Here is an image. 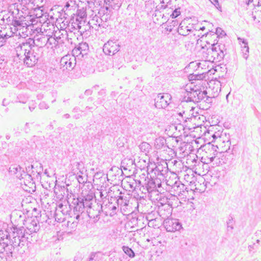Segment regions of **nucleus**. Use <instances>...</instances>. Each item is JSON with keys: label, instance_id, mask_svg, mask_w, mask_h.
Instances as JSON below:
<instances>
[{"label": "nucleus", "instance_id": "1", "mask_svg": "<svg viewBox=\"0 0 261 261\" xmlns=\"http://www.w3.org/2000/svg\"><path fill=\"white\" fill-rule=\"evenodd\" d=\"M31 42L32 39L29 38L19 43L15 48L17 57L23 58L24 63L30 67L36 65L41 56L39 48L32 46Z\"/></svg>", "mask_w": 261, "mask_h": 261}, {"label": "nucleus", "instance_id": "2", "mask_svg": "<svg viewBox=\"0 0 261 261\" xmlns=\"http://www.w3.org/2000/svg\"><path fill=\"white\" fill-rule=\"evenodd\" d=\"M226 54V48L224 44L217 42L213 43L211 47L207 48L205 53V58L211 62L221 61Z\"/></svg>", "mask_w": 261, "mask_h": 261}, {"label": "nucleus", "instance_id": "3", "mask_svg": "<svg viewBox=\"0 0 261 261\" xmlns=\"http://www.w3.org/2000/svg\"><path fill=\"white\" fill-rule=\"evenodd\" d=\"M27 238L23 232V227L19 228H14V231L11 233L9 247H7V249L10 250V254L12 255L13 249L23 246L27 242Z\"/></svg>", "mask_w": 261, "mask_h": 261}, {"label": "nucleus", "instance_id": "4", "mask_svg": "<svg viewBox=\"0 0 261 261\" xmlns=\"http://www.w3.org/2000/svg\"><path fill=\"white\" fill-rule=\"evenodd\" d=\"M64 206L62 204L59 205L60 208H62L61 211L62 213L64 215H68L70 218L73 217L77 220H79L81 215L84 212V210L87 208V207L83 204V202H82L77 198L74 199L73 205H72L73 207L72 211L71 210L70 205H68V207L67 205Z\"/></svg>", "mask_w": 261, "mask_h": 261}, {"label": "nucleus", "instance_id": "5", "mask_svg": "<svg viewBox=\"0 0 261 261\" xmlns=\"http://www.w3.org/2000/svg\"><path fill=\"white\" fill-rule=\"evenodd\" d=\"M182 95V102H198L206 97L207 92L205 90L201 91L196 87L190 88L189 91L188 87L183 91Z\"/></svg>", "mask_w": 261, "mask_h": 261}, {"label": "nucleus", "instance_id": "6", "mask_svg": "<svg viewBox=\"0 0 261 261\" xmlns=\"http://www.w3.org/2000/svg\"><path fill=\"white\" fill-rule=\"evenodd\" d=\"M130 196L129 194H122L120 192L117 199V206H120V210L124 215H128L132 212V207L129 205Z\"/></svg>", "mask_w": 261, "mask_h": 261}, {"label": "nucleus", "instance_id": "7", "mask_svg": "<svg viewBox=\"0 0 261 261\" xmlns=\"http://www.w3.org/2000/svg\"><path fill=\"white\" fill-rule=\"evenodd\" d=\"M25 229H23L25 234L30 235L39 230L40 226L36 218H28L23 222Z\"/></svg>", "mask_w": 261, "mask_h": 261}, {"label": "nucleus", "instance_id": "8", "mask_svg": "<svg viewBox=\"0 0 261 261\" xmlns=\"http://www.w3.org/2000/svg\"><path fill=\"white\" fill-rule=\"evenodd\" d=\"M76 65V58L73 55H67L60 60V68L63 71L72 70Z\"/></svg>", "mask_w": 261, "mask_h": 261}, {"label": "nucleus", "instance_id": "9", "mask_svg": "<svg viewBox=\"0 0 261 261\" xmlns=\"http://www.w3.org/2000/svg\"><path fill=\"white\" fill-rule=\"evenodd\" d=\"M202 148L203 150L205 151L206 153H207V151L210 152V154H207L205 158H202V160H204L203 163L208 164L214 162L217 154V146L209 143L203 145Z\"/></svg>", "mask_w": 261, "mask_h": 261}, {"label": "nucleus", "instance_id": "10", "mask_svg": "<svg viewBox=\"0 0 261 261\" xmlns=\"http://www.w3.org/2000/svg\"><path fill=\"white\" fill-rule=\"evenodd\" d=\"M120 50V45L117 40H109L103 46V51L107 55L113 56Z\"/></svg>", "mask_w": 261, "mask_h": 261}, {"label": "nucleus", "instance_id": "11", "mask_svg": "<svg viewBox=\"0 0 261 261\" xmlns=\"http://www.w3.org/2000/svg\"><path fill=\"white\" fill-rule=\"evenodd\" d=\"M171 96L169 93H160L155 99V106L158 109H165L170 103Z\"/></svg>", "mask_w": 261, "mask_h": 261}, {"label": "nucleus", "instance_id": "12", "mask_svg": "<svg viewBox=\"0 0 261 261\" xmlns=\"http://www.w3.org/2000/svg\"><path fill=\"white\" fill-rule=\"evenodd\" d=\"M164 226L168 232L178 231L182 228V225L178 219H167L164 221Z\"/></svg>", "mask_w": 261, "mask_h": 261}, {"label": "nucleus", "instance_id": "13", "mask_svg": "<svg viewBox=\"0 0 261 261\" xmlns=\"http://www.w3.org/2000/svg\"><path fill=\"white\" fill-rule=\"evenodd\" d=\"M172 189L174 191V194L177 195L181 198H186L188 194V188L185 185L182 184L180 181H176L173 185Z\"/></svg>", "mask_w": 261, "mask_h": 261}, {"label": "nucleus", "instance_id": "14", "mask_svg": "<svg viewBox=\"0 0 261 261\" xmlns=\"http://www.w3.org/2000/svg\"><path fill=\"white\" fill-rule=\"evenodd\" d=\"M72 35V31L68 32L67 30H60L59 32H56L54 36L56 38L58 43H64L65 40H67L69 43H72V38L69 36Z\"/></svg>", "mask_w": 261, "mask_h": 261}, {"label": "nucleus", "instance_id": "15", "mask_svg": "<svg viewBox=\"0 0 261 261\" xmlns=\"http://www.w3.org/2000/svg\"><path fill=\"white\" fill-rule=\"evenodd\" d=\"M89 51V45L86 42H81L78 44L77 46L74 47L72 50V55L75 57H80L81 56L83 57L87 55Z\"/></svg>", "mask_w": 261, "mask_h": 261}, {"label": "nucleus", "instance_id": "16", "mask_svg": "<svg viewBox=\"0 0 261 261\" xmlns=\"http://www.w3.org/2000/svg\"><path fill=\"white\" fill-rule=\"evenodd\" d=\"M99 206L97 204L91 205L87 207V213L89 217L93 220L94 222H97L99 219L100 211Z\"/></svg>", "mask_w": 261, "mask_h": 261}, {"label": "nucleus", "instance_id": "17", "mask_svg": "<svg viewBox=\"0 0 261 261\" xmlns=\"http://www.w3.org/2000/svg\"><path fill=\"white\" fill-rule=\"evenodd\" d=\"M55 38H49L47 36H42L40 37H36L34 40L32 39L31 43L35 44L36 47H42L48 44L50 40L55 41Z\"/></svg>", "mask_w": 261, "mask_h": 261}, {"label": "nucleus", "instance_id": "18", "mask_svg": "<svg viewBox=\"0 0 261 261\" xmlns=\"http://www.w3.org/2000/svg\"><path fill=\"white\" fill-rule=\"evenodd\" d=\"M9 172L15 174L16 177L20 179L28 175L21 167L17 165H12L9 168Z\"/></svg>", "mask_w": 261, "mask_h": 261}, {"label": "nucleus", "instance_id": "19", "mask_svg": "<svg viewBox=\"0 0 261 261\" xmlns=\"http://www.w3.org/2000/svg\"><path fill=\"white\" fill-rule=\"evenodd\" d=\"M239 44L241 45V51L243 54V58L247 60L249 56V48L248 46V43L246 39L238 37Z\"/></svg>", "mask_w": 261, "mask_h": 261}, {"label": "nucleus", "instance_id": "20", "mask_svg": "<svg viewBox=\"0 0 261 261\" xmlns=\"http://www.w3.org/2000/svg\"><path fill=\"white\" fill-rule=\"evenodd\" d=\"M11 233H10L7 230H0V242L2 241L3 243L6 244V248L5 249H7L9 247V242Z\"/></svg>", "mask_w": 261, "mask_h": 261}, {"label": "nucleus", "instance_id": "21", "mask_svg": "<svg viewBox=\"0 0 261 261\" xmlns=\"http://www.w3.org/2000/svg\"><path fill=\"white\" fill-rule=\"evenodd\" d=\"M54 193L57 198L59 200L63 199L66 195H68L67 189L64 186L56 187Z\"/></svg>", "mask_w": 261, "mask_h": 261}, {"label": "nucleus", "instance_id": "22", "mask_svg": "<svg viewBox=\"0 0 261 261\" xmlns=\"http://www.w3.org/2000/svg\"><path fill=\"white\" fill-rule=\"evenodd\" d=\"M78 199L82 202L87 207L92 205V201L93 200L92 194H88L87 195L83 196V197L77 198Z\"/></svg>", "mask_w": 261, "mask_h": 261}, {"label": "nucleus", "instance_id": "23", "mask_svg": "<svg viewBox=\"0 0 261 261\" xmlns=\"http://www.w3.org/2000/svg\"><path fill=\"white\" fill-rule=\"evenodd\" d=\"M178 33L184 36H186L189 34L190 32H193V31L189 26H185L181 23L177 30Z\"/></svg>", "mask_w": 261, "mask_h": 261}, {"label": "nucleus", "instance_id": "24", "mask_svg": "<svg viewBox=\"0 0 261 261\" xmlns=\"http://www.w3.org/2000/svg\"><path fill=\"white\" fill-rule=\"evenodd\" d=\"M12 24L14 27V31H16L22 28L28 27L29 26L25 22V20H22L16 19L12 20Z\"/></svg>", "mask_w": 261, "mask_h": 261}, {"label": "nucleus", "instance_id": "25", "mask_svg": "<svg viewBox=\"0 0 261 261\" xmlns=\"http://www.w3.org/2000/svg\"><path fill=\"white\" fill-rule=\"evenodd\" d=\"M164 2L163 0L161 2V5L160 7V9H163V10H165V13L168 15H170V16L171 17V13L173 11V9L174 8V6H171V4L168 3L166 5L164 4Z\"/></svg>", "mask_w": 261, "mask_h": 261}, {"label": "nucleus", "instance_id": "26", "mask_svg": "<svg viewBox=\"0 0 261 261\" xmlns=\"http://www.w3.org/2000/svg\"><path fill=\"white\" fill-rule=\"evenodd\" d=\"M101 23V19L97 15H95L92 19H91L89 22L88 24L89 25V28H94V26L95 27H99L100 26V23ZM96 30L97 29L95 28Z\"/></svg>", "mask_w": 261, "mask_h": 261}, {"label": "nucleus", "instance_id": "27", "mask_svg": "<svg viewBox=\"0 0 261 261\" xmlns=\"http://www.w3.org/2000/svg\"><path fill=\"white\" fill-rule=\"evenodd\" d=\"M166 140L164 137H160L156 138L154 141V147L156 149L163 148L166 144Z\"/></svg>", "mask_w": 261, "mask_h": 261}, {"label": "nucleus", "instance_id": "28", "mask_svg": "<svg viewBox=\"0 0 261 261\" xmlns=\"http://www.w3.org/2000/svg\"><path fill=\"white\" fill-rule=\"evenodd\" d=\"M139 148L141 152L147 155L151 150V145L147 142H142L139 145Z\"/></svg>", "mask_w": 261, "mask_h": 261}, {"label": "nucleus", "instance_id": "29", "mask_svg": "<svg viewBox=\"0 0 261 261\" xmlns=\"http://www.w3.org/2000/svg\"><path fill=\"white\" fill-rule=\"evenodd\" d=\"M80 21V20L79 19L78 17H76L75 19L73 18V19H71L67 28L69 31H73L76 28V27H78V23Z\"/></svg>", "mask_w": 261, "mask_h": 261}, {"label": "nucleus", "instance_id": "30", "mask_svg": "<svg viewBox=\"0 0 261 261\" xmlns=\"http://www.w3.org/2000/svg\"><path fill=\"white\" fill-rule=\"evenodd\" d=\"M146 187L148 192H151L156 190V185L154 180L152 179H148L147 183L146 184Z\"/></svg>", "mask_w": 261, "mask_h": 261}, {"label": "nucleus", "instance_id": "31", "mask_svg": "<svg viewBox=\"0 0 261 261\" xmlns=\"http://www.w3.org/2000/svg\"><path fill=\"white\" fill-rule=\"evenodd\" d=\"M28 5H33L36 6L37 8L41 7L43 5V0H24Z\"/></svg>", "mask_w": 261, "mask_h": 261}, {"label": "nucleus", "instance_id": "32", "mask_svg": "<svg viewBox=\"0 0 261 261\" xmlns=\"http://www.w3.org/2000/svg\"><path fill=\"white\" fill-rule=\"evenodd\" d=\"M28 31V27H24L22 28L21 29H19L18 30H17L15 31L14 33L16 34V36H19L20 37H21L22 38H24L25 36H27V32Z\"/></svg>", "mask_w": 261, "mask_h": 261}, {"label": "nucleus", "instance_id": "33", "mask_svg": "<svg viewBox=\"0 0 261 261\" xmlns=\"http://www.w3.org/2000/svg\"><path fill=\"white\" fill-rule=\"evenodd\" d=\"M122 248L123 252L129 257L133 258L135 256V254L134 251L128 246H123Z\"/></svg>", "mask_w": 261, "mask_h": 261}, {"label": "nucleus", "instance_id": "34", "mask_svg": "<svg viewBox=\"0 0 261 261\" xmlns=\"http://www.w3.org/2000/svg\"><path fill=\"white\" fill-rule=\"evenodd\" d=\"M79 220L75 219L73 221L68 220L67 222V227L70 229L71 231L75 230L77 227Z\"/></svg>", "mask_w": 261, "mask_h": 261}, {"label": "nucleus", "instance_id": "35", "mask_svg": "<svg viewBox=\"0 0 261 261\" xmlns=\"http://www.w3.org/2000/svg\"><path fill=\"white\" fill-rule=\"evenodd\" d=\"M180 14V8L179 6L176 7V6H175L173 11L171 13V18H175L177 17L178 16H179Z\"/></svg>", "mask_w": 261, "mask_h": 261}, {"label": "nucleus", "instance_id": "36", "mask_svg": "<svg viewBox=\"0 0 261 261\" xmlns=\"http://www.w3.org/2000/svg\"><path fill=\"white\" fill-rule=\"evenodd\" d=\"M77 169L79 170V173L81 174H84L86 171V170L84 167V164L82 162H77L75 165Z\"/></svg>", "mask_w": 261, "mask_h": 261}, {"label": "nucleus", "instance_id": "37", "mask_svg": "<svg viewBox=\"0 0 261 261\" xmlns=\"http://www.w3.org/2000/svg\"><path fill=\"white\" fill-rule=\"evenodd\" d=\"M227 231H231L233 229V221L232 217H230L227 221Z\"/></svg>", "mask_w": 261, "mask_h": 261}, {"label": "nucleus", "instance_id": "38", "mask_svg": "<svg viewBox=\"0 0 261 261\" xmlns=\"http://www.w3.org/2000/svg\"><path fill=\"white\" fill-rule=\"evenodd\" d=\"M34 166L35 165H32V169H34L35 170H33L32 171V173L33 174H35V173H37V177L38 176L40 175V173L42 172V171H43V167L42 166H41V164H39V167L37 168V169H35V167H34Z\"/></svg>", "mask_w": 261, "mask_h": 261}, {"label": "nucleus", "instance_id": "39", "mask_svg": "<svg viewBox=\"0 0 261 261\" xmlns=\"http://www.w3.org/2000/svg\"><path fill=\"white\" fill-rule=\"evenodd\" d=\"M76 178L80 184H84L87 180L86 177L83 176L82 174H80L79 172H77Z\"/></svg>", "mask_w": 261, "mask_h": 261}, {"label": "nucleus", "instance_id": "40", "mask_svg": "<svg viewBox=\"0 0 261 261\" xmlns=\"http://www.w3.org/2000/svg\"><path fill=\"white\" fill-rule=\"evenodd\" d=\"M11 36L3 33L2 31L0 32V43H4L6 41V40L10 37Z\"/></svg>", "mask_w": 261, "mask_h": 261}, {"label": "nucleus", "instance_id": "41", "mask_svg": "<svg viewBox=\"0 0 261 261\" xmlns=\"http://www.w3.org/2000/svg\"><path fill=\"white\" fill-rule=\"evenodd\" d=\"M88 22L87 23L83 24L82 30H81V35H84V33L87 32L91 28H89Z\"/></svg>", "mask_w": 261, "mask_h": 261}, {"label": "nucleus", "instance_id": "42", "mask_svg": "<svg viewBox=\"0 0 261 261\" xmlns=\"http://www.w3.org/2000/svg\"><path fill=\"white\" fill-rule=\"evenodd\" d=\"M86 15V12L83 11V12H77V15L76 17H79V19L80 20V21H85L84 20V17Z\"/></svg>", "mask_w": 261, "mask_h": 261}, {"label": "nucleus", "instance_id": "43", "mask_svg": "<svg viewBox=\"0 0 261 261\" xmlns=\"http://www.w3.org/2000/svg\"><path fill=\"white\" fill-rule=\"evenodd\" d=\"M39 108L41 110L47 109L49 106L45 101H42L39 103Z\"/></svg>", "mask_w": 261, "mask_h": 261}, {"label": "nucleus", "instance_id": "44", "mask_svg": "<svg viewBox=\"0 0 261 261\" xmlns=\"http://www.w3.org/2000/svg\"><path fill=\"white\" fill-rule=\"evenodd\" d=\"M85 21H80L78 23V27H76V28L74 30H77V32L81 34V30H82L83 24H85Z\"/></svg>", "mask_w": 261, "mask_h": 261}, {"label": "nucleus", "instance_id": "45", "mask_svg": "<svg viewBox=\"0 0 261 261\" xmlns=\"http://www.w3.org/2000/svg\"><path fill=\"white\" fill-rule=\"evenodd\" d=\"M7 6V2L5 0H0V11L2 12L3 9L5 8Z\"/></svg>", "mask_w": 261, "mask_h": 261}, {"label": "nucleus", "instance_id": "46", "mask_svg": "<svg viewBox=\"0 0 261 261\" xmlns=\"http://www.w3.org/2000/svg\"><path fill=\"white\" fill-rule=\"evenodd\" d=\"M216 34L217 35H225V32L221 28H218L216 29Z\"/></svg>", "mask_w": 261, "mask_h": 261}, {"label": "nucleus", "instance_id": "47", "mask_svg": "<svg viewBox=\"0 0 261 261\" xmlns=\"http://www.w3.org/2000/svg\"><path fill=\"white\" fill-rule=\"evenodd\" d=\"M119 261H125L126 257L123 254H119L117 257Z\"/></svg>", "mask_w": 261, "mask_h": 261}, {"label": "nucleus", "instance_id": "48", "mask_svg": "<svg viewBox=\"0 0 261 261\" xmlns=\"http://www.w3.org/2000/svg\"><path fill=\"white\" fill-rule=\"evenodd\" d=\"M108 207L110 210L113 211V213H115V211L117 210V206L114 205H112V203L109 204L108 205Z\"/></svg>", "mask_w": 261, "mask_h": 261}, {"label": "nucleus", "instance_id": "49", "mask_svg": "<svg viewBox=\"0 0 261 261\" xmlns=\"http://www.w3.org/2000/svg\"><path fill=\"white\" fill-rule=\"evenodd\" d=\"M197 81L201 82V80L204 77V75L203 73L202 74H196Z\"/></svg>", "mask_w": 261, "mask_h": 261}, {"label": "nucleus", "instance_id": "50", "mask_svg": "<svg viewBox=\"0 0 261 261\" xmlns=\"http://www.w3.org/2000/svg\"><path fill=\"white\" fill-rule=\"evenodd\" d=\"M189 77L190 81H197L196 74H190Z\"/></svg>", "mask_w": 261, "mask_h": 261}, {"label": "nucleus", "instance_id": "51", "mask_svg": "<svg viewBox=\"0 0 261 261\" xmlns=\"http://www.w3.org/2000/svg\"><path fill=\"white\" fill-rule=\"evenodd\" d=\"M212 4H213L217 8L219 6L218 0H210Z\"/></svg>", "mask_w": 261, "mask_h": 261}, {"label": "nucleus", "instance_id": "52", "mask_svg": "<svg viewBox=\"0 0 261 261\" xmlns=\"http://www.w3.org/2000/svg\"><path fill=\"white\" fill-rule=\"evenodd\" d=\"M115 4H116V3H115V1H112V6H106V9L108 10V7H111L113 9H115L116 7Z\"/></svg>", "mask_w": 261, "mask_h": 261}, {"label": "nucleus", "instance_id": "53", "mask_svg": "<svg viewBox=\"0 0 261 261\" xmlns=\"http://www.w3.org/2000/svg\"><path fill=\"white\" fill-rule=\"evenodd\" d=\"M204 63H205V61H202V62H198L196 64L198 68H201L202 69L203 68L202 66Z\"/></svg>", "mask_w": 261, "mask_h": 261}, {"label": "nucleus", "instance_id": "54", "mask_svg": "<svg viewBox=\"0 0 261 261\" xmlns=\"http://www.w3.org/2000/svg\"><path fill=\"white\" fill-rule=\"evenodd\" d=\"M112 1H115V0H105V3L106 6H112Z\"/></svg>", "mask_w": 261, "mask_h": 261}, {"label": "nucleus", "instance_id": "55", "mask_svg": "<svg viewBox=\"0 0 261 261\" xmlns=\"http://www.w3.org/2000/svg\"><path fill=\"white\" fill-rule=\"evenodd\" d=\"M95 255L94 254H91L89 257V261H96V260L95 259Z\"/></svg>", "mask_w": 261, "mask_h": 261}, {"label": "nucleus", "instance_id": "56", "mask_svg": "<svg viewBox=\"0 0 261 261\" xmlns=\"http://www.w3.org/2000/svg\"><path fill=\"white\" fill-rule=\"evenodd\" d=\"M118 259L117 256H113L110 258L109 261H117Z\"/></svg>", "mask_w": 261, "mask_h": 261}, {"label": "nucleus", "instance_id": "57", "mask_svg": "<svg viewBox=\"0 0 261 261\" xmlns=\"http://www.w3.org/2000/svg\"><path fill=\"white\" fill-rule=\"evenodd\" d=\"M0 261H6L3 253L0 252Z\"/></svg>", "mask_w": 261, "mask_h": 261}, {"label": "nucleus", "instance_id": "58", "mask_svg": "<svg viewBox=\"0 0 261 261\" xmlns=\"http://www.w3.org/2000/svg\"><path fill=\"white\" fill-rule=\"evenodd\" d=\"M9 104V101H7L6 99L5 98L3 99L2 102V105L3 106H6Z\"/></svg>", "mask_w": 261, "mask_h": 261}, {"label": "nucleus", "instance_id": "59", "mask_svg": "<svg viewBox=\"0 0 261 261\" xmlns=\"http://www.w3.org/2000/svg\"><path fill=\"white\" fill-rule=\"evenodd\" d=\"M50 38H53L51 37ZM53 38H55V41L50 40V41H48V43L51 44L53 43H54V44H55V42L57 41L56 38L55 37H54Z\"/></svg>", "mask_w": 261, "mask_h": 261}, {"label": "nucleus", "instance_id": "60", "mask_svg": "<svg viewBox=\"0 0 261 261\" xmlns=\"http://www.w3.org/2000/svg\"><path fill=\"white\" fill-rule=\"evenodd\" d=\"M35 107L34 105H33V106H29V109L31 111H32L33 110H34Z\"/></svg>", "mask_w": 261, "mask_h": 261}, {"label": "nucleus", "instance_id": "61", "mask_svg": "<svg viewBox=\"0 0 261 261\" xmlns=\"http://www.w3.org/2000/svg\"><path fill=\"white\" fill-rule=\"evenodd\" d=\"M63 117L66 119L69 118L70 117V115L68 114H66L63 115Z\"/></svg>", "mask_w": 261, "mask_h": 261}, {"label": "nucleus", "instance_id": "62", "mask_svg": "<svg viewBox=\"0 0 261 261\" xmlns=\"http://www.w3.org/2000/svg\"><path fill=\"white\" fill-rule=\"evenodd\" d=\"M153 170L154 171H155V172L156 171H158V172H160V170H159V169L158 167H155Z\"/></svg>", "mask_w": 261, "mask_h": 261}, {"label": "nucleus", "instance_id": "63", "mask_svg": "<svg viewBox=\"0 0 261 261\" xmlns=\"http://www.w3.org/2000/svg\"><path fill=\"white\" fill-rule=\"evenodd\" d=\"M75 32L73 33L72 32V36H69V38H72V40L73 39V37H75Z\"/></svg>", "mask_w": 261, "mask_h": 261}, {"label": "nucleus", "instance_id": "64", "mask_svg": "<svg viewBox=\"0 0 261 261\" xmlns=\"http://www.w3.org/2000/svg\"><path fill=\"white\" fill-rule=\"evenodd\" d=\"M253 0H248V2L247 3V5H249L250 3H252Z\"/></svg>", "mask_w": 261, "mask_h": 261}]
</instances>
